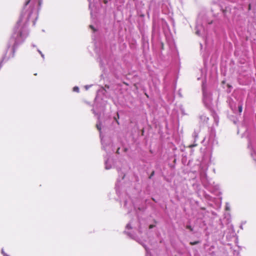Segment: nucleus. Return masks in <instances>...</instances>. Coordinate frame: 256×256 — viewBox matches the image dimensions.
I'll list each match as a JSON object with an SVG mask.
<instances>
[{"label":"nucleus","instance_id":"nucleus-1","mask_svg":"<svg viewBox=\"0 0 256 256\" xmlns=\"http://www.w3.org/2000/svg\"><path fill=\"white\" fill-rule=\"evenodd\" d=\"M200 242V241H195L194 242H190V244L192 246H193V245H196V244H198Z\"/></svg>","mask_w":256,"mask_h":256},{"label":"nucleus","instance_id":"nucleus-2","mask_svg":"<svg viewBox=\"0 0 256 256\" xmlns=\"http://www.w3.org/2000/svg\"><path fill=\"white\" fill-rule=\"evenodd\" d=\"M186 228L188 229L191 232L193 231V228L190 225H187L186 226Z\"/></svg>","mask_w":256,"mask_h":256},{"label":"nucleus","instance_id":"nucleus-3","mask_svg":"<svg viewBox=\"0 0 256 256\" xmlns=\"http://www.w3.org/2000/svg\"><path fill=\"white\" fill-rule=\"evenodd\" d=\"M96 128H97L98 130L99 131H100V130H101V124H96Z\"/></svg>","mask_w":256,"mask_h":256},{"label":"nucleus","instance_id":"nucleus-4","mask_svg":"<svg viewBox=\"0 0 256 256\" xmlns=\"http://www.w3.org/2000/svg\"><path fill=\"white\" fill-rule=\"evenodd\" d=\"M242 105H240L238 106V111L240 112H242Z\"/></svg>","mask_w":256,"mask_h":256},{"label":"nucleus","instance_id":"nucleus-5","mask_svg":"<svg viewBox=\"0 0 256 256\" xmlns=\"http://www.w3.org/2000/svg\"><path fill=\"white\" fill-rule=\"evenodd\" d=\"M89 26L94 32L96 31V30L92 25H90Z\"/></svg>","mask_w":256,"mask_h":256},{"label":"nucleus","instance_id":"nucleus-6","mask_svg":"<svg viewBox=\"0 0 256 256\" xmlns=\"http://www.w3.org/2000/svg\"><path fill=\"white\" fill-rule=\"evenodd\" d=\"M73 90L74 91L76 92H78V91H79V88L77 86L74 87Z\"/></svg>","mask_w":256,"mask_h":256},{"label":"nucleus","instance_id":"nucleus-7","mask_svg":"<svg viewBox=\"0 0 256 256\" xmlns=\"http://www.w3.org/2000/svg\"><path fill=\"white\" fill-rule=\"evenodd\" d=\"M154 174V172L152 171L150 174V175L149 176V178H151L152 176Z\"/></svg>","mask_w":256,"mask_h":256},{"label":"nucleus","instance_id":"nucleus-8","mask_svg":"<svg viewBox=\"0 0 256 256\" xmlns=\"http://www.w3.org/2000/svg\"><path fill=\"white\" fill-rule=\"evenodd\" d=\"M134 86L135 87V88H136V90H138V87L137 84H134Z\"/></svg>","mask_w":256,"mask_h":256},{"label":"nucleus","instance_id":"nucleus-9","mask_svg":"<svg viewBox=\"0 0 256 256\" xmlns=\"http://www.w3.org/2000/svg\"><path fill=\"white\" fill-rule=\"evenodd\" d=\"M120 148H118L117 150H116V154H120Z\"/></svg>","mask_w":256,"mask_h":256},{"label":"nucleus","instance_id":"nucleus-10","mask_svg":"<svg viewBox=\"0 0 256 256\" xmlns=\"http://www.w3.org/2000/svg\"><path fill=\"white\" fill-rule=\"evenodd\" d=\"M123 84H125L126 86H128V84L127 82H124Z\"/></svg>","mask_w":256,"mask_h":256},{"label":"nucleus","instance_id":"nucleus-11","mask_svg":"<svg viewBox=\"0 0 256 256\" xmlns=\"http://www.w3.org/2000/svg\"><path fill=\"white\" fill-rule=\"evenodd\" d=\"M251 9V5L250 4H249L248 5V10H250Z\"/></svg>","mask_w":256,"mask_h":256},{"label":"nucleus","instance_id":"nucleus-12","mask_svg":"<svg viewBox=\"0 0 256 256\" xmlns=\"http://www.w3.org/2000/svg\"><path fill=\"white\" fill-rule=\"evenodd\" d=\"M154 227V226L153 225H150V226H149V228H152Z\"/></svg>","mask_w":256,"mask_h":256},{"label":"nucleus","instance_id":"nucleus-13","mask_svg":"<svg viewBox=\"0 0 256 256\" xmlns=\"http://www.w3.org/2000/svg\"><path fill=\"white\" fill-rule=\"evenodd\" d=\"M114 119L116 120V123H117L118 124H119V122H118V120H117L116 119V118H114Z\"/></svg>","mask_w":256,"mask_h":256},{"label":"nucleus","instance_id":"nucleus-14","mask_svg":"<svg viewBox=\"0 0 256 256\" xmlns=\"http://www.w3.org/2000/svg\"><path fill=\"white\" fill-rule=\"evenodd\" d=\"M105 87H106V88H110L109 86H107V85H106Z\"/></svg>","mask_w":256,"mask_h":256},{"label":"nucleus","instance_id":"nucleus-15","mask_svg":"<svg viewBox=\"0 0 256 256\" xmlns=\"http://www.w3.org/2000/svg\"><path fill=\"white\" fill-rule=\"evenodd\" d=\"M127 150H128V149H127L126 148H125L124 149V152H126Z\"/></svg>","mask_w":256,"mask_h":256},{"label":"nucleus","instance_id":"nucleus-16","mask_svg":"<svg viewBox=\"0 0 256 256\" xmlns=\"http://www.w3.org/2000/svg\"><path fill=\"white\" fill-rule=\"evenodd\" d=\"M117 115H118V118H119V115H118V113H117Z\"/></svg>","mask_w":256,"mask_h":256},{"label":"nucleus","instance_id":"nucleus-17","mask_svg":"<svg viewBox=\"0 0 256 256\" xmlns=\"http://www.w3.org/2000/svg\"><path fill=\"white\" fill-rule=\"evenodd\" d=\"M106 2H106V0H104V2L105 4H106Z\"/></svg>","mask_w":256,"mask_h":256}]
</instances>
